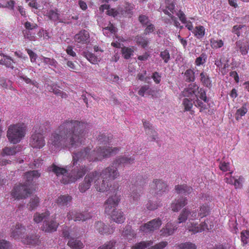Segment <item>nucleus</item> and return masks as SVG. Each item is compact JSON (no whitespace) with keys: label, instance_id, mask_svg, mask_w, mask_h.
Instances as JSON below:
<instances>
[{"label":"nucleus","instance_id":"f257e3e1","mask_svg":"<svg viewBox=\"0 0 249 249\" xmlns=\"http://www.w3.org/2000/svg\"><path fill=\"white\" fill-rule=\"evenodd\" d=\"M88 124L85 122L68 119L61 122L49 137L48 145L53 151L60 149L76 148L82 144Z\"/></svg>","mask_w":249,"mask_h":249},{"label":"nucleus","instance_id":"f03ea898","mask_svg":"<svg viewBox=\"0 0 249 249\" xmlns=\"http://www.w3.org/2000/svg\"><path fill=\"white\" fill-rule=\"evenodd\" d=\"M91 149L87 147L73 153V164L75 165L77 161L87 159L89 161L101 160L119 151V148L110 146H104L96 147L90 151Z\"/></svg>","mask_w":249,"mask_h":249},{"label":"nucleus","instance_id":"7ed1b4c3","mask_svg":"<svg viewBox=\"0 0 249 249\" xmlns=\"http://www.w3.org/2000/svg\"><path fill=\"white\" fill-rule=\"evenodd\" d=\"M209 207L207 205L200 206L198 212L197 210H190L188 208H184L180 213L178 218V224L185 222L188 219L194 220L199 217L203 218L207 216L210 213Z\"/></svg>","mask_w":249,"mask_h":249},{"label":"nucleus","instance_id":"20e7f679","mask_svg":"<svg viewBox=\"0 0 249 249\" xmlns=\"http://www.w3.org/2000/svg\"><path fill=\"white\" fill-rule=\"evenodd\" d=\"M25 130V127L23 124L10 125L7 131V136L10 142L17 143L24 137Z\"/></svg>","mask_w":249,"mask_h":249},{"label":"nucleus","instance_id":"39448f33","mask_svg":"<svg viewBox=\"0 0 249 249\" xmlns=\"http://www.w3.org/2000/svg\"><path fill=\"white\" fill-rule=\"evenodd\" d=\"M34 129V132L30 138V145L35 148H41L45 144L43 127L36 125Z\"/></svg>","mask_w":249,"mask_h":249},{"label":"nucleus","instance_id":"423d86ee","mask_svg":"<svg viewBox=\"0 0 249 249\" xmlns=\"http://www.w3.org/2000/svg\"><path fill=\"white\" fill-rule=\"evenodd\" d=\"M151 191L157 196H160L168 191L167 184L161 179H154L150 185Z\"/></svg>","mask_w":249,"mask_h":249},{"label":"nucleus","instance_id":"0eeeda50","mask_svg":"<svg viewBox=\"0 0 249 249\" xmlns=\"http://www.w3.org/2000/svg\"><path fill=\"white\" fill-rule=\"evenodd\" d=\"M30 194L31 191L29 187L22 184L15 186L11 192L12 196L17 199H25Z\"/></svg>","mask_w":249,"mask_h":249},{"label":"nucleus","instance_id":"6e6552de","mask_svg":"<svg viewBox=\"0 0 249 249\" xmlns=\"http://www.w3.org/2000/svg\"><path fill=\"white\" fill-rule=\"evenodd\" d=\"M88 172V169L85 165L76 166L71 171L68 180L63 179V182L65 184L70 182H74L77 179L82 178Z\"/></svg>","mask_w":249,"mask_h":249},{"label":"nucleus","instance_id":"1a4fd4ad","mask_svg":"<svg viewBox=\"0 0 249 249\" xmlns=\"http://www.w3.org/2000/svg\"><path fill=\"white\" fill-rule=\"evenodd\" d=\"M118 166L117 164H114L113 162L111 165L106 168L99 172L100 174L103 178H106L107 180L109 179L114 180L120 176V173L118 170Z\"/></svg>","mask_w":249,"mask_h":249},{"label":"nucleus","instance_id":"9d476101","mask_svg":"<svg viewBox=\"0 0 249 249\" xmlns=\"http://www.w3.org/2000/svg\"><path fill=\"white\" fill-rule=\"evenodd\" d=\"M98 174V177L94 178V187L97 192H105L107 191L109 187L108 180L103 178L100 173L95 171Z\"/></svg>","mask_w":249,"mask_h":249},{"label":"nucleus","instance_id":"9b49d317","mask_svg":"<svg viewBox=\"0 0 249 249\" xmlns=\"http://www.w3.org/2000/svg\"><path fill=\"white\" fill-rule=\"evenodd\" d=\"M97 177H98V174L96 172L93 171L88 174L85 177L84 180L79 185L78 189L79 191L83 193L89 190L91 185V183L94 182V178Z\"/></svg>","mask_w":249,"mask_h":249},{"label":"nucleus","instance_id":"f8f14e48","mask_svg":"<svg viewBox=\"0 0 249 249\" xmlns=\"http://www.w3.org/2000/svg\"><path fill=\"white\" fill-rule=\"evenodd\" d=\"M207 222H208V220H207L206 221L202 222L199 225L197 223L194 222L187 223V229L189 231L193 232L194 234L202 232L205 230L211 229L212 228V226L210 225V226L208 227Z\"/></svg>","mask_w":249,"mask_h":249},{"label":"nucleus","instance_id":"ddd939ff","mask_svg":"<svg viewBox=\"0 0 249 249\" xmlns=\"http://www.w3.org/2000/svg\"><path fill=\"white\" fill-rule=\"evenodd\" d=\"M119 201V197L117 195L109 197L104 203L105 212L110 214L113 210H116L115 208L118 205Z\"/></svg>","mask_w":249,"mask_h":249},{"label":"nucleus","instance_id":"4468645a","mask_svg":"<svg viewBox=\"0 0 249 249\" xmlns=\"http://www.w3.org/2000/svg\"><path fill=\"white\" fill-rule=\"evenodd\" d=\"M161 224L162 222L160 219H154L141 226L140 230L145 233L153 232L158 229Z\"/></svg>","mask_w":249,"mask_h":249},{"label":"nucleus","instance_id":"2eb2a0df","mask_svg":"<svg viewBox=\"0 0 249 249\" xmlns=\"http://www.w3.org/2000/svg\"><path fill=\"white\" fill-rule=\"evenodd\" d=\"M26 229L22 224L17 223L13 225L10 230V236L15 239H19L22 238V236L25 234Z\"/></svg>","mask_w":249,"mask_h":249},{"label":"nucleus","instance_id":"dca6fc26","mask_svg":"<svg viewBox=\"0 0 249 249\" xmlns=\"http://www.w3.org/2000/svg\"><path fill=\"white\" fill-rule=\"evenodd\" d=\"M67 217L69 220H73L74 221H86L91 218L92 214L88 212L81 213L76 211H71L68 213Z\"/></svg>","mask_w":249,"mask_h":249},{"label":"nucleus","instance_id":"f3484780","mask_svg":"<svg viewBox=\"0 0 249 249\" xmlns=\"http://www.w3.org/2000/svg\"><path fill=\"white\" fill-rule=\"evenodd\" d=\"M75 42L80 44H86L90 42L89 34L88 31L82 30L74 36Z\"/></svg>","mask_w":249,"mask_h":249},{"label":"nucleus","instance_id":"a211bd4d","mask_svg":"<svg viewBox=\"0 0 249 249\" xmlns=\"http://www.w3.org/2000/svg\"><path fill=\"white\" fill-rule=\"evenodd\" d=\"M135 157L133 156H129L124 155L117 158L113 161L114 164H117L118 166L123 164L124 166L132 164L134 163Z\"/></svg>","mask_w":249,"mask_h":249},{"label":"nucleus","instance_id":"6ab92c4d","mask_svg":"<svg viewBox=\"0 0 249 249\" xmlns=\"http://www.w3.org/2000/svg\"><path fill=\"white\" fill-rule=\"evenodd\" d=\"M58 226V223L53 220L47 219L46 221H44V223L41 227L42 230L47 232H51L56 231Z\"/></svg>","mask_w":249,"mask_h":249},{"label":"nucleus","instance_id":"aec40b11","mask_svg":"<svg viewBox=\"0 0 249 249\" xmlns=\"http://www.w3.org/2000/svg\"><path fill=\"white\" fill-rule=\"evenodd\" d=\"M40 176V173L37 170H33L26 172L24 174L23 178L25 181V185L28 187L32 183L34 179L38 178Z\"/></svg>","mask_w":249,"mask_h":249},{"label":"nucleus","instance_id":"412c9836","mask_svg":"<svg viewBox=\"0 0 249 249\" xmlns=\"http://www.w3.org/2000/svg\"><path fill=\"white\" fill-rule=\"evenodd\" d=\"M109 215L112 220L118 224L123 223L125 219L124 213L121 210H113Z\"/></svg>","mask_w":249,"mask_h":249},{"label":"nucleus","instance_id":"4be33fe9","mask_svg":"<svg viewBox=\"0 0 249 249\" xmlns=\"http://www.w3.org/2000/svg\"><path fill=\"white\" fill-rule=\"evenodd\" d=\"M188 200L186 197H181L176 200L171 205L172 210L174 212H178L182 207L187 205Z\"/></svg>","mask_w":249,"mask_h":249},{"label":"nucleus","instance_id":"5701e85b","mask_svg":"<svg viewBox=\"0 0 249 249\" xmlns=\"http://www.w3.org/2000/svg\"><path fill=\"white\" fill-rule=\"evenodd\" d=\"M176 193L179 195H189L193 191V189L186 184L176 185L175 187Z\"/></svg>","mask_w":249,"mask_h":249},{"label":"nucleus","instance_id":"b1692460","mask_svg":"<svg viewBox=\"0 0 249 249\" xmlns=\"http://www.w3.org/2000/svg\"><path fill=\"white\" fill-rule=\"evenodd\" d=\"M177 228V227L174 226L173 223L168 222L166 224L165 226L160 230V234L163 236L171 235L174 233Z\"/></svg>","mask_w":249,"mask_h":249},{"label":"nucleus","instance_id":"393cba45","mask_svg":"<svg viewBox=\"0 0 249 249\" xmlns=\"http://www.w3.org/2000/svg\"><path fill=\"white\" fill-rule=\"evenodd\" d=\"M95 229L101 234H110L114 231L113 229H109L104 223L99 221L96 223Z\"/></svg>","mask_w":249,"mask_h":249},{"label":"nucleus","instance_id":"a878e982","mask_svg":"<svg viewBox=\"0 0 249 249\" xmlns=\"http://www.w3.org/2000/svg\"><path fill=\"white\" fill-rule=\"evenodd\" d=\"M71 200V196L68 195H61L56 200V203L59 206H67L70 204Z\"/></svg>","mask_w":249,"mask_h":249},{"label":"nucleus","instance_id":"bb28decb","mask_svg":"<svg viewBox=\"0 0 249 249\" xmlns=\"http://www.w3.org/2000/svg\"><path fill=\"white\" fill-rule=\"evenodd\" d=\"M22 242L27 245H37L40 243L39 236L37 235L31 234L22 238Z\"/></svg>","mask_w":249,"mask_h":249},{"label":"nucleus","instance_id":"cd10ccee","mask_svg":"<svg viewBox=\"0 0 249 249\" xmlns=\"http://www.w3.org/2000/svg\"><path fill=\"white\" fill-rule=\"evenodd\" d=\"M49 171L53 172L57 177L60 176H63L64 177L67 174V169L58 166L54 164L49 167Z\"/></svg>","mask_w":249,"mask_h":249},{"label":"nucleus","instance_id":"c85d7f7f","mask_svg":"<svg viewBox=\"0 0 249 249\" xmlns=\"http://www.w3.org/2000/svg\"><path fill=\"white\" fill-rule=\"evenodd\" d=\"M131 185L130 186H133L135 187V188H138L139 186L143 185L144 179L141 175H133L131 178Z\"/></svg>","mask_w":249,"mask_h":249},{"label":"nucleus","instance_id":"c756f323","mask_svg":"<svg viewBox=\"0 0 249 249\" xmlns=\"http://www.w3.org/2000/svg\"><path fill=\"white\" fill-rule=\"evenodd\" d=\"M129 197L131 201L133 202H137L140 198V192H139L138 188H135V186H130L129 190Z\"/></svg>","mask_w":249,"mask_h":249},{"label":"nucleus","instance_id":"7c9ffc66","mask_svg":"<svg viewBox=\"0 0 249 249\" xmlns=\"http://www.w3.org/2000/svg\"><path fill=\"white\" fill-rule=\"evenodd\" d=\"M50 214L49 211H46L41 213H36L34 215V221L36 223H39L41 221H46L48 219Z\"/></svg>","mask_w":249,"mask_h":249},{"label":"nucleus","instance_id":"2f4dec72","mask_svg":"<svg viewBox=\"0 0 249 249\" xmlns=\"http://www.w3.org/2000/svg\"><path fill=\"white\" fill-rule=\"evenodd\" d=\"M20 150V146H17L14 147H5L2 149L1 155L4 157L5 156H11L16 154Z\"/></svg>","mask_w":249,"mask_h":249},{"label":"nucleus","instance_id":"473e14b6","mask_svg":"<svg viewBox=\"0 0 249 249\" xmlns=\"http://www.w3.org/2000/svg\"><path fill=\"white\" fill-rule=\"evenodd\" d=\"M46 16H48L50 19L54 21L58 20L59 22L61 23L67 24H70L71 23L70 22H66L65 19H60L58 13L53 10H51L48 11L46 13Z\"/></svg>","mask_w":249,"mask_h":249},{"label":"nucleus","instance_id":"72a5a7b5","mask_svg":"<svg viewBox=\"0 0 249 249\" xmlns=\"http://www.w3.org/2000/svg\"><path fill=\"white\" fill-rule=\"evenodd\" d=\"M199 87L196 84H190L187 88L184 91V95L186 96H190L195 95L197 96V92L198 91Z\"/></svg>","mask_w":249,"mask_h":249},{"label":"nucleus","instance_id":"f704fd0d","mask_svg":"<svg viewBox=\"0 0 249 249\" xmlns=\"http://www.w3.org/2000/svg\"><path fill=\"white\" fill-rule=\"evenodd\" d=\"M68 245L73 249H80L84 247L83 243L80 240L71 237L68 242Z\"/></svg>","mask_w":249,"mask_h":249},{"label":"nucleus","instance_id":"c9c22d12","mask_svg":"<svg viewBox=\"0 0 249 249\" xmlns=\"http://www.w3.org/2000/svg\"><path fill=\"white\" fill-rule=\"evenodd\" d=\"M39 204V199L36 196H32L27 204L28 209L30 211H32L36 208Z\"/></svg>","mask_w":249,"mask_h":249},{"label":"nucleus","instance_id":"e433bc0d","mask_svg":"<svg viewBox=\"0 0 249 249\" xmlns=\"http://www.w3.org/2000/svg\"><path fill=\"white\" fill-rule=\"evenodd\" d=\"M236 46L240 49V52L243 55H246L248 52L249 44L248 42L238 41L236 43Z\"/></svg>","mask_w":249,"mask_h":249},{"label":"nucleus","instance_id":"4c0bfd02","mask_svg":"<svg viewBox=\"0 0 249 249\" xmlns=\"http://www.w3.org/2000/svg\"><path fill=\"white\" fill-rule=\"evenodd\" d=\"M18 76L21 79L23 80L26 83L32 85L38 88V84L36 80H32L30 78L27 77L22 71H19Z\"/></svg>","mask_w":249,"mask_h":249},{"label":"nucleus","instance_id":"58836bf2","mask_svg":"<svg viewBox=\"0 0 249 249\" xmlns=\"http://www.w3.org/2000/svg\"><path fill=\"white\" fill-rule=\"evenodd\" d=\"M122 235L126 237H128V236L134 237L136 235V233L132 229L130 225H127L125 227L124 230L123 231Z\"/></svg>","mask_w":249,"mask_h":249},{"label":"nucleus","instance_id":"ea45409f","mask_svg":"<svg viewBox=\"0 0 249 249\" xmlns=\"http://www.w3.org/2000/svg\"><path fill=\"white\" fill-rule=\"evenodd\" d=\"M153 91L150 88L148 85H144L140 88L138 91V94L139 95L144 96V94L152 95Z\"/></svg>","mask_w":249,"mask_h":249},{"label":"nucleus","instance_id":"a19ab883","mask_svg":"<svg viewBox=\"0 0 249 249\" xmlns=\"http://www.w3.org/2000/svg\"><path fill=\"white\" fill-rule=\"evenodd\" d=\"M184 79L186 82H190L195 81V72L191 69L187 70L184 72Z\"/></svg>","mask_w":249,"mask_h":249},{"label":"nucleus","instance_id":"79ce46f5","mask_svg":"<svg viewBox=\"0 0 249 249\" xmlns=\"http://www.w3.org/2000/svg\"><path fill=\"white\" fill-rule=\"evenodd\" d=\"M82 55L92 64H95L97 62V57L94 54L88 51L83 52Z\"/></svg>","mask_w":249,"mask_h":249},{"label":"nucleus","instance_id":"37998d69","mask_svg":"<svg viewBox=\"0 0 249 249\" xmlns=\"http://www.w3.org/2000/svg\"><path fill=\"white\" fill-rule=\"evenodd\" d=\"M153 242L151 241H142L140 243H136L132 248L134 249H144L147 247H149L153 244Z\"/></svg>","mask_w":249,"mask_h":249},{"label":"nucleus","instance_id":"c03bdc74","mask_svg":"<svg viewBox=\"0 0 249 249\" xmlns=\"http://www.w3.org/2000/svg\"><path fill=\"white\" fill-rule=\"evenodd\" d=\"M135 41L138 45H141L143 48L146 47L148 43V38L142 36H137L135 38Z\"/></svg>","mask_w":249,"mask_h":249},{"label":"nucleus","instance_id":"a18cd8bd","mask_svg":"<svg viewBox=\"0 0 249 249\" xmlns=\"http://www.w3.org/2000/svg\"><path fill=\"white\" fill-rule=\"evenodd\" d=\"M200 76L201 82L204 86L207 87H210L211 86V82L210 78L206 73L201 72L200 74Z\"/></svg>","mask_w":249,"mask_h":249},{"label":"nucleus","instance_id":"49530a36","mask_svg":"<svg viewBox=\"0 0 249 249\" xmlns=\"http://www.w3.org/2000/svg\"><path fill=\"white\" fill-rule=\"evenodd\" d=\"M122 53L124 58L128 59L133 55L134 51L131 48L124 47L122 49Z\"/></svg>","mask_w":249,"mask_h":249},{"label":"nucleus","instance_id":"de8ad7c7","mask_svg":"<svg viewBox=\"0 0 249 249\" xmlns=\"http://www.w3.org/2000/svg\"><path fill=\"white\" fill-rule=\"evenodd\" d=\"M193 33L197 38H201L205 34L204 28L202 26H196Z\"/></svg>","mask_w":249,"mask_h":249},{"label":"nucleus","instance_id":"09e8293b","mask_svg":"<svg viewBox=\"0 0 249 249\" xmlns=\"http://www.w3.org/2000/svg\"><path fill=\"white\" fill-rule=\"evenodd\" d=\"M241 240L243 246L249 242V230L243 231L241 232Z\"/></svg>","mask_w":249,"mask_h":249},{"label":"nucleus","instance_id":"8fccbe9b","mask_svg":"<svg viewBox=\"0 0 249 249\" xmlns=\"http://www.w3.org/2000/svg\"><path fill=\"white\" fill-rule=\"evenodd\" d=\"M41 59L42 60V62L45 64L53 66L54 68L56 67L57 63L55 59L53 58L46 57L44 56H42Z\"/></svg>","mask_w":249,"mask_h":249},{"label":"nucleus","instance_id":"3c124183","mask_svg":"<svg viewBox=\"0 0 249 249\" xmlns=\"http://www.w3.org/2000/svg\"><path fill=\"white\" fill-rule=\"evenodd\" d=\"M197 96L196 97H198L200 99L203 100L204 102H208L209 100L207 99L206 96V92L203 89L198 88V91L197 92Z\"/></svg>","mask_w":249,"mask_h":249},{"label":"nucleus","instance_id":"603ef678","mask_svg":"<svg viewBox=\"0 0 249 249\" xmlns=\"http://www.w3.org/2000/svg\"><path fill=\"white\" fill-rule=\"evenodd\" d=\"M116 243L114 240L107 242L104 245L98 247L97 249H112L115 245Z\"/></svg>","mask_w":249,"mask_h":249},{"label":"nucleus","instance_id":"864d4df0","mask_svg":"<svg viewBox=\"0 0 249 249\" xmlns=\"http://www.w3.org/2000/svg\"><path fill=\"white\" fill-rule=\"evenodd\" d=\"M248 109L245 106H243L239 109H237L235 114L236 120H239L242 116L245 115Z\"/></svg>","mask_w":249,"mask_h":249},{"label":"nucleus","instance_id":"5fc2aeb1","mask_svg":"<svg viewBox=\"0 0 249 249\" xmlns=\"http://www.w3.org/2000/svg\"><path fill=\"white\" fill-rule=\"evenodd\" d=\"M207 56V55L202 53L201 55L196 59V64L197 66L202 65L206 62Z\"/></svg>","mask_w":249,"mask_h":249},{"label":"nucleus","instance_id":"6e6d98bb","mask_svg":"<svg viewBox=\"0 0 249 249\" xmlns=\"http://www.w3.org/2000/svg\"><path fill=\"white\" fill-rule=\"evenodd\" d=\"M3 56L5 57V66L7 68L13 69L14 66H13V63H15L14 60L9 56L6 55H3Z\"/></svg>","mask_w":249,"mask_h":249},{"label":"nucleus","instance_id":"4d7b16f0","mask_svg":"<svg viewBox=\"0 0 249 249\" xmlns=\"http://www.w3.org/2000/svg\"><path fill=\"white\" fill-rule=\"evenodd\" d=\"M160 56L164 60V63H167L170 59V55L167 50H165L160 53Z\"/></svg>","mask_w":249,"mask_h":249},{"label":"nucleus","instance_id":"13d9d810","mask_svg":"<svg viewBox=\"0 0 249 249\" xmlns=\"http://www.w3.org/2000/svg\"><path fill=\"white\" fill-rule=\"evenodd\" d=\"M211 45L213 48H219L223 45V42L221 40L212 39L211 40Z\"/></svg>","mask_w":249,"mask_h":249},{"label":"nucleus","instance_id":"bf43d9fd","mask_svg":"<svg viewBox=\"0 0 249 249\" xmlns=\"http://www.w3.org/2000/svg\"><path fill=\"white\" fill-rule=\"evenodd\" d=\"M183 105L186 111L190 110L193 107V103L192 100H190L187 98H184L183 100Z\"/></svg>","mask_w":249,"mask_h":249},{"label":"nucleus","instance_id":"052dcab7","mask_svg":"<svg viewBox=\"0 0 249 249\" xmlns=\"http://www.w3.org/2000/svg\"><path fill=\"white\" fill-rule=\"evenodd\" d=\"M158 205L157 204L151 200H149L147 204H146V207L147 209L150 210V211H153L158 208Z\"/></svg>","mask_w":249,"mask_h":249},{"label":"nucleus","instance_id":"680f3d73","mask_svg":"<svg viewBox=\"0 0 249 249\" xmlns=\"http://www.w3.org/2000/svg\"><path fill=\"white\" fill-rule=\"evenodd\" d=\"M167 242L166 241H162L154 246H151L148 249H163L167 245Z\"/></svg>","mask_w":249,"mask_h":249},{"label":"nucleus","instance_id":"e2e57ef3","mask_svg":"<svg viewBox=\"0 0 249 249\" xmlns=\"http://www.w3.org/2000/svg\"><path fill=\"white\" fill-rule=\"evenodd\" d=\"M146 25H147V27L144 30L143 32V34L145 35L152 33L155 30V27L154 25L150 23V22L148 23V24H146Z\"/></svg>","mask_w":249,"mask_h":249},{"label":"nucleus","instance_id":"0e129e2a","mask_svg":"<svg viewBox=\"0 0 249 249\" xmlns=\"http://www.w3.org/2000/svg\"><path fill=\"white\" fill-rule=\"evenodd\" d=\"M180 249H196V246L192 243H185L182 244L180 247Z\"/></svg>","mask_w":249,"mask_h":249},{"label":"nucleus","instance_id":"69168bd1","mask_svg":"<svg viewBox=\"0 0 249 249\" xmlns=\"http://www.w3.org/2000/svg\"><path fill=\"white\" fill-rule=\"evenodd\" d=\"M243 182V178L240 177L238 179L235 178L233 183V185L235 189L241 188L242 187V183Z\"/></svg>","mask_w":249,"mask_h":249},{"label":"nucleus","instance_id":"338daca9","mask_svg":"<svg viewBox=\"0 0 249 249\" xmlns=\"http://www.w3.org/2000/svg\"><path fill=\"white\" fill-rule=\"evenodd\" d=\"M98 141L100 144H106L108 142V138L104 134L99 135L98 137Z\"/></svg>","mask_w":249,"mask_h":249},{"label":"nucleus","instance_id":"774afa93","mask_svg":"<svg viewBox=\"0 0 249 249\" xmlns=\"http://www.w3.org/2000/svg\"><path fill=\"white\" fill-rule=\"evenodd\" d=\"M10 243L4 239L0 240V249H9Z\"/></svg>","mask_w":249,"mask_h":249}]
</instances>
